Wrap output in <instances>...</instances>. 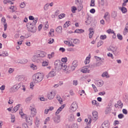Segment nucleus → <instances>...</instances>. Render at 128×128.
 Masks as SVG:
<instances>
[{
    "label": "nucleus",
    "instance_id": "obj_1",
    "mask_svg": "<svg viewBox=\"0 0 128 128\" xmlns=\"http://www.w3.org/2000/svg\"><path fill=\"white\" fill-rule=\"evenodd\" d=\"M44 74L40 73H36L33 75L32 78L34 80H35L37 84L40 82L44 80Z\"/></svg>",
    "mask_w": 128,
    "mask_h": 128
},
{
    "label": "nucleus",
    "instance_id": "obj_2",
    "mask_svg": "<svg viewBox=\"0 0 128 128\" xmlns=\"http://www.w3.org/2000/svg\"><path fill=\"white\" fill-rule=\"evenodd\" d=\"M26 120L28 126H32V117L26 115Z\"/></svg>",
    "mask_w": 128,
    "mask_h": 128
},
{
    "label": "nucleus",
    "instance_id": "obj_3",
    "mask_svg": "<svg viewBox=\"0 0 128 128\" xmlns=\"http://www.w3.org/2000/svg\"><path fill=\"white\" fill-rule=\"evenodd\" d=\"M62 65V62L60 60H56L54 62V68L55 70L58 68V70H60V66Z\"/></svg>",
    "mask_w": 128,
    "mask_h": 128
},
{
    "label": "nucleus",
    "instance_id": "obj_4",
    "mask_svg": "<svg viewBox=\"0 0 128 128\" xmlns=\"http://www.w3.org/2000/svg\"><path fill=\"white\" fill-rule=\"evenodd\" d=\"M70 110L72 112H76L78 110V104H76V102H74L72 103Z\"/></svg>",
    "mask_w": 128,
    "mask_h": 128
},
{
    "label": "nucleus",
    "instance_id": "obj_5",
    "mask_svg": "<svg viewBox=\"0 0 128 128\" xmlns=\"http://www.w3.org/2000/svg\"><path fill=\"white\" fill-rule=\"evenodd\" d=\"M56 69H52V71L48 74V76L49 78H54V76L56 75Z\"/></svg>",
    "mask_w": 128,
    "mask_h": 128
},
{
    "label": "nucleus",
    "instance_id": "obj_6",
    "mask_svg": "<svg viewBox=\"0 0 128 128\" xmlns=\"http://www.w3.org/2000/svg\"><path fill=\"white\" fill-rule=\"evenodd\" d=\"M110 128V124H108V120H105L100 127V128Z\"/></svg>",
    "mask_w": 128,
    "mask_h": 128
},
{
    "label": "nucleus",
    "instance_id": "obj_7",
    "mask_svg": "<svg viewBox=\"0 0 128 128\" xmlns=\"http://www.w3.org/2000/svg\"><path fill=\"white\" fill-rule=\"evenodd\" d=\"M92 118L93 120H94L95 122L96 121L98 118V112L94 110L92 112Z\"/></svg>",
    "mask_w": 128,
    "mask_h": 128
},
{
    "label": "nucleus",
    "instance_id": "obj_8",
    "mask_svg": "<svg viewBox=\"0 0 128 128\" xmlns=\"http://www.w3.org/2000/svg\"><path fill=\"white\" fill-rule=\"evenodd\" d=\"M30 112H31V116H34L36 114V110L34 108L30 106Z\"/></svg>",
    "mask_w": 128,
    "mask_h": 128
},
{
    "label": "nucleus",
    "instance_id": "obj_9",
    "mask_svg": "<svg viewBox=\"0 0 128 128\" xmlns=\"http://www.w3.org/2000/svg\"><path fill=\"white\" fill-rule=\"evenodd\" d=\"M95 58H99V60H101L100 62H98V63L96 64V66H100L101 64H104V58H100V57H98V56H95Z\"/></svg>",
    "mask_w": 128,
    "mask_h": 128
},
{
    "label": "nucleus",
    "instance_id": "obj_10",
    "mask_svg": "<svg viewBox=\"0 0 128 128\" xmlns=\"http://www.w3.org/2000/svg\"><path fill=\"white\" fill-rule=\"evenodd\" d=\"M26 26H27V28H28V26L30 27L29 29L30 30V32H34V27L33 25L32 24V22H28L26 24Z\"/></svg>",
    "mask_w": 128,
    "mask_h": 128
},
{
    "label": "nucleus",
    "instance_id": "obj_11",
    "mask_svg": "<svg viewBox=\"0 0 128 128\" xmlns=\"http://www.w3.org/2000/svg\"><path fill=\"white\" fill-rule=\"evenodd\" d=\"M60 70H68V67L66 65V64L62 63L60 66Z\"/></svg>",
    "mask_w": 128,
    "mask_h": 128
},
{
    "label": "nucleus",
    "instance_id": "obj_12",
    "mask_svg": "<svg viewBox=\"0 0 128 128\" xmlns=\"http://www.w3.org/2000/svg\"><path fill=\"white\" fill-rule=\"evenodd\" d=\"M60 116H56L54 118V121L56 124H58L60 122Z\"/></svg>",
    "mask_w": 128,
    "mask_h": 128
},
{
    "label": "nucleus",
    "instance_id": "obj_13",
    "mask_svg": "<svg viewBox=\"0 0 128 128\" xmlns=\"http://www.w3.org/2000/svg\"><path fill=\"white\" fill-rule=\"evenodd\" d=\"M116 50H118V47L114 46H109V48H108V50H110L113 52H114Z\"/></svg>",
    "mask_w": 128,
    "mask_h": 128
},
{
    "label": "nucleus",
    "instance_id": "obj_14",
    "mask_svg": "<svg viewBox=\"0 0 128 128\" xmlns=\"http://www.w3.org/2000/svg\"><path fill=\"white\" fill-rule=\"evenodd\" d=\"M56 32L58 34H62V26H58L56 28Z\"/></svg>",
    "mask_w": 128,
    "mask_h": 128
},
{
    "label": "nucleus",
    "instance_id": "obj_15",
    "mask_svg": "<svg viewBox=\"0 0 128 128\" xmlns=\"http://www.w3.org/2000/svg\"><path fill=\"white\" fill-rule=\"evenodd\" d=\"M74 120H76V118H74V114H70L68 118L69 122H74Z\"/></svg>",
    "mask_w": 128,
    "mask_h": 128
},
{
    "label": "nucleus",
    "instance_id": "obj_16",
    "mask_svg": "<svg viewBox=\"0 0 128 128\" xmlns=\"http://www.w3.org/2000/svg\"><path fill=\"white\" fill-rule=\"evenodd\" d=\"M20 104H17L14 108V109L12 110V112L14 113V112H18V108H20Z\"/></svg>",
    "mask_w": 128,
    "mask_h": 128
},
{
    "label": "nucleus",
    "instance_id": "obj_17",
    "mask_svg": "<svg viewBox=\"0 0 128 128\" xmlns=\"http://www.w3.org/2000/svg\"><path fill=\"white\" fill-rule=\"evenodd\" d=\"M84 32V30L82 29H76L74 32V34H82Z\"/></svg>",
    "mask_w": 128,
    "mask_h": 128
},
{
    "label": "nucleus",
    "instance_id": "obj_18",
    "mask_svg": "<svg viewBox=\"0 0 128 128\" xmlns=\"http://www.w3.org/2000/svg\"><path fill=\"white\" fill-rule=\"evenodd\" d=\"M2 21L3 20L4 26V30L6 31V28H8V24H6V18H2Z\"/></svg>",
    "mask_w": 128,
    "mask_h": 128
},
{
    "label": "nucleus",
    "instance_id": "obj_19",
    "mask_svg": "<svg viewBox=\"0 0 128 128\" xmlns=\"http://www.w3.org/2000/svg\"><path fill=\"white\" fill-rule=\"evenodd\" d=\"M37 22H38V18H36L34 19V20L32 21V22H31L34 28V30H36V24Z\"/></svg>",
    "mask_w": 128,
    "mask_h": 128
},
{
    "label": "nucleus",
    "instance_id": "obj_20",
    "mask_svg": "<svg viewBox=\"0 0 128 128\" xmlns=\"http://www.w3.org/2000/svg\"><path fill=\"white\" fill-rule=\"evenodd\" d=\"M48 100H52V98H54V94H53L52 92H50V93L48 94Z\"/></svg>",
    "mask_w": 128,
    "mask_h": 128
},
{
    "label": "nucleus",
    "instance_id": "obj_21",
    "mask_svg": "<svg viewBox=\"0 0 128 128\" xmlns=\"http://www.w3.org/2000/svg\"><path fill=\"white\" fill-rule=\"evenodd\" d=\"M38 58H40V56H38V54L37 55H34L32 58V62H38Z\"/></svg>",
    "mask_w": 128,
    "mask_h": 128
},
{
    "label": "nucleus",
    "instance_id": "obj_22",
    "mask_svg": "<svg viewBox=\"0 0 128 128\" xmlns=\"http://www.w3.org/2000/svg\"><path fill=\"white\" fill-rule=\"evenodd\" d=\"M74 70H76V67L72 65L68 66V69H67V70H68L69 72H74Z\"/></svg>",
    "mask_w": 128,
    "mask_h": 128
},
{
    "label": "nucleus",
    "instance_id": "obj_23",
    "mask_svg": "<svg viewBox=\"0 0 128 128\" xmlns=\"http://www.w3.org/2000/svg\"><path fill=\"white\" fill-rule=\"evenodd\" d=\"M119 9L121 10L122 14H126L128 12V10L125 7H119Z\"/></svg>",
    "mask_w": 128,
    "mask_h": 128
},
{
    "label": "nucleus",
    "instance_id": "obj_24",
    "mask_svg": "<svg viewBox=\"0 0 128 128\" xmlns=\"http://www.w3.org/2000/svg\"><path fill=\"white\" fill-rule=\"evenodd\" d=\"M20 88V84H18V85H14V86H13V90H14V92H16V90H18V88Z\"/></svg>",
    "mask_w": 128,
    "mask_h": 128
},
{
    "label": "nucleus",
    "instance_id": "obj_25",
    "mask_svg": "<svg viewBox=\"0 0 128 128\" xmlns=\"http://www.w3.org/2000/svg\"><path fill=\"white\" fill-rule=\"evenodd\" d=\"M71 40H72L74 44H80V40L76 38V39H72L71 38Z\"/></svg>",
    "mask_w": 128,
    "mask_h": 128
},
{
    "label": "nucleus",
    "instance_id": "obj_26",
    "mask_svg": "<svg viewBox=\"0 0 128 128\" xmlns=\"http://www.w3.org/2000/svg\"><path fill=\"white\" fill-rule=\"evenodd\" d=\"M102 78H110V76L108 75V72H104L102 74Z\"/></svg>",
    "mask_w": 128,
    "mask_h": 128
},
{
    "label": "nucleus",
    "instance_id": "obj_27",
    "mask_svg": "<svg viewBox=\"0 0 128 128\" xmlns=\"http://www.w3.org/2000/svg\"><path fill=\"white\" fill-rule=\"evenodd\" d=\"M112 18H116L118 16V12H116V11H114L112 12V15H111Z\"/></svg>",
    "mask_w": 128,
    "mask_h": 128
},
{
    "label": "nucleus",
    "instance_id": "obj_28",
    "mask_svg": "<svg viewBox=\"0 0 128 128\" xmlns=\"http://www.w3.org/2000/svg\"><path fill=\"white\" fill-rule=\"evenodd\" d=\"M38 56H39V58H44V56H46V53H44V52H40V54H38Z\"/></svg>",
    "mask_w": 128,
    "mask_h": 128
},
{
    "label": "nucleus",
    "instance_id": "obj_29",
    "mask_svg": "<svg viewBox=\"0 0 128 128\" xmlns=\"http://www.w3.org/2000/svg\"><path fill=\"white\" fill-rule=\"evenodd\" d=\"M75 4L76 6H80L82 4V0H75Z\"/></svg>",
    "mask_w": 128,
    "mask_h": 128
},
{
    "label": "nucleus",
    "instance_id": "obj_30",
    "mask_svg": "<svg viewBox=\"0 0 128 128\" xmlns=\"http://www.w3.org/2000/svg\"><path fill=\"white\" fill-rule=\"evenodd\" d=\"M112 53L116 56H120V50H116L112 52Z\"/></svg>",
    "mask_w": 128,
    "mask_h": 128
},
{
    "label": "nucleus",
    "instance_id": "obj_31",
    "mask_svg": "<svg viewBox=\"0 0 128 128\" xmlns=\"http://www.w3.org/2000/svg\"><path fill=\"white\" fill-rule=\"evenodd\" d=\"M72 66H74V68H77V66H78V60H74V61H73V62L72 63Z\"/></svg>",
    "mask_w": 128,
    "mask_h": 128
},
{
    "label": "nucleus",
    "instance_id": "obj_32",
    "mask_svg": "<svg viewBox=\"0 0 128 128\" xmlns=\"http://www.w3.org/2000/svg\"><path fill=\"white\" fill-rule=\"evenodd\" d=\"M26 62H28V60L26 58H24V59H22V60H21L19 62V64H26Z\"/></svg>",
    "mask_w": 128,
    "mask_h": 128
},
{
    "label": "nucleus",
    "instance_id": "obj_33",
    "mask_svg": "<svg viewBox=\"0 0 128 128\" xmlns=\"http://www.w3.org/2000/svg\"><path fill=\"white\" fill-rule=\"evenodd\" d=\"M42 66H48V60L44 61L42 62Z\"/></svg>",
    "mask_w": 128,
    "mask_h": 128
},
{
    "label": "nucleus",
    "instance_id": "obj_34",
    "mask_svg": "<svg viewBox=\"0 0 128 128\" xmlns=\"http://www.w3.org/2000/svg\"><path fill=\"white\" fill-rule=\"evenodd\" d=\"M78 8H76V7L74 6H72V14H74L76 13V10H77Z\"/></svg>",
    "mask_w": 128,
    "mask_h": 128
},
{
    "label": "nucleus",
    "instance_id": "obj_35",
    "mask_svg": "<svg viewBox=\"0 0 128 128\" xmlns=\"http://www.w3.org/2000/svg\"><path fill=\"white\" fill-rule=\"evenodd\" d=\"M99 4H100L102 6H104V0H98Z\"/></svg>",
    "mask_w": 128,
    "mask_h": 128
},
{
    "label": "nucleus",
    "instance_id": "obj_36",
    "mask_svg": "<svg viewBox=\"0 0 128 128\" xmlns=\"http://www.w3.org/2000/svg\"><path fill=\"white\" fill-rule=\"evenodd\" d=\"M102 44H104V42H102V40H100L97 44V48H100V46H102Z\"/></svg>",
    "mask_w": 128,
    "mask_h": 128
},
{
    "label": "nucleus",
    "instance_id": "obj_37",
    "mask_svg": "<svg viewBox=\"0 0 128 128\" xmlns=\"http://www.w3.org/2000/svg\"><path fill=\"white\" fill-rule=\"evenodd\" d=\"M117 38L120 40H122V36L120 34H117Z\"/></svg>",
    "mask_w": 128,
    "mask_h": 128
},
{
    "label": "nucleus",
    "instance_id": "obj_38",
    "mask_svg": "<svg viewBox=\"0 0 128 128\" xmlns=\"http://www.w3.org/2000/svg\"><path fill=\"white\" fill-rule=\"evenodd\" d=\"M117 104H118L119 106H120V108H122V106H124V104H122V102L120 100H118Z\"/></svg>",
    "mask_w": 128,
    "mask_h": 128
},
{
    "label": "nucleus",
    "instance_id": "obj_39",
    "mask_svg": "<svg viewBox=\"0 0 128 128\" xmlns=\"http://www.w3.org/2000/svg\"><path fill=\"white\" fill-rule=\"evenodd\" d=\"M32 96H29V97L27 98L26 99V102H30V100H32Z\"/></svg>",
    "mask_w": 128,
    "mask_h": 128
},
{
    "label": "nucleus",
    "instance_id": "obj_40",
    "mask_svg": "<svg viewBox=\"0 0 128 128\" xmlns=\"http://www.w3.org/2000/svg\"><path fill=\"white\" fill-rule=\"evenodd\" d=\"M65 16H66V14H62L58 16V18L60 20H62V18H64Z\"/></svg>",
    "mask_w": 128,
    "mask_h": 128
},
{
    "label": "nucleus",
    "instance_id": "obj_41",
    "mask_svg": "<svg viewBox=\"0 0 128 128\" xmlns=\"http://www.w3.org/2000/svg\"><path fill=\"white\" fill-rule=\"evenodd\" d=\"M48 6H50L48 4H46L44 6V10H48Z\"/></svg>",
    "mask_w": 128,
    "mask_h": 128
},
{
    "label": "nucleus",
    "instance_id": "obj_42",
    "mask_svg": "<svg viewBox=\"0 0 128 128\" xmlns=\"http://www.w3.org/2000/svg\"><path fill=\"white\" fill-rule=\"evenodd\" d=\"M61 60L62 62H68V58L66 57L63 58H62Z\"/></svg>",
    "mask_w": 128,
    "mask_h": 128
},
{
    "label": "nucleus",
    "instance_id": "obj_43",
    "mask_svg": "<svg viewBox=\"0 0 128 128\" xmlns=\"http://www.w3.org/2000/svg\"><path fill=\"white\" fill-rule=\"evenodd\" d=\"M34 84H36V82H31L30 84V88H33L34 86Z\"/></svg>",
    "mask_w": 128,
    "mask_h": 128
},
{
    "label": "nucleus",
    "instance_id": "obj_44",
    "mask_svg": "<svg viewBox=\"0 0 128 128\" xmlns=\"http://www.w3.org/2000/svg\"><path fill=\"white\" fill-rule=\"evenodd\" d=\"M2 55V56H8V52H3Z\"/></svg>",
    "mask_w": 128,
    "mask_h": 128
},
{
    "label": "nucleus",
    "instance_id": "obj_45",
    "mask_svg": "<svg viewBox=\"0 0 128 128\" xmlns=\"http://www.w3.org/2000/svg\"><path fill=\"white\" fill-rule=\"evenodd\" d=\"M82 72H83V74H86L88 72V68H84V69H82L81 70Z\"/></svg>",
    "mask_w": 128,
    "mask_h": 128
},
{
    "label": "nucleus",
    "instance_id": "obj_46",
    "mask_svg": "<svg viewBox=\"0 0 128 128\" xmlns=\"http://www.w3.org/2000/svg\"><path fill=\"white\" fill-rule=\"evenodd\" d=\"M106 32H108V34H114V30H112V29L110 28L108 30L106 31Z\"/></svg>",
    "mask_w": 128,
    "mask_h": 128
},
{
    "label": "nucleus",
    "instance_id": "obj_47",
    "mask_svg": "<svg viewBox=\"0 0 128 128\" xmlns=\"http://www.w3.org/2000/svg\"><path fill=\"white\" fill-rule=\"evenodd\" d=\"M88 31L90 32V35L91 34L94 33V28H89Z\"/></svg>",
    "mask_w": 128,
    "mask_h": 128
},
{
    "label": "nucleus",
    "instance_id": "obj_48",
    "mask_svg": "<svg viewBox=\"0 0 128 128\" xmlns=\"http://www.w3.org/2000/svg\"><path fill=\"white\" fill-rule=\"evenodd\" d=\"M106 35H101L100 36V40H106Z\"/></svg>",
    "mask_w": 128,
    "mask_h": 128
},
{
    "label": "nucleus",
    "instance_id": "obj_49",
    "mask_svg": "<svg viewBox=\"0 0 128 128\" xmlns=\"http://www.w3.org/2000/svg\"><path fill=\"white\" fill-rule=\"evenodd\" d=\"M90 6H94V0L90 1Z\"/></svg>",
    "mask_w": 128,
    "mask_h": 128
},
{
    "label": "nucleus",
    "instance_id": "obj_50",
    "mask_svg": "<svg viewBox=\"0 0 128 128\" xmlns=\"http://www.w3.org/2000/svg\"><path fill=\"white\" fill-rule=\"evenodd\" d=\"M30 68H33L34 70H36V68H38L36 67V66L34 64H31Z\"/></svg>",
    "mask_w": 128,
    "mask_h": 128
},
{
    "label": "nucleus",
    "instance_id": "obj_51",
    "mask_svg": "<svg viewBox=\"0 0 128 128\" xmlns=\"http://www.w3.org/2000/svg\"><path fill=\"white\" fill-rule=\"evenodd\" d=\"M22 126L23 128H28V124L26 123H23Z\"/></svg>",
    "mask_w": 128,
    "mask_h": 128
},
{
    "label": "nucleus",
    "instance_id": "obj_52",
    "mask_svg": "<svg viewBox=\"0 0 128 128\" xmlns=\"http://www.w3.org/2000/svg\"><path fill=\"white\" fill-rule=\"evenodd\" d=\"M124 117V116L122 114H120L118 115V118L122 119V118H123Z\"/></svg>",
    "mask_w": 128,
    "mask_h": 128
},
{
    "label": "nucleus",
    "instance_id": "obj_53",
    "mask_svg": "<svg viewBox=\"0 0 128 128\" xmlns=\"http://www.w3.org/2000/svg\"><path fill=\"white\" fill-rule=\"evenodd\" d=\"M28 18L30 20H34V16H28Z\"/></svg>",
    "mask_w": 128,
    "mask_h": 128
},
{
    "label": "nucleus",
    "instance_id": "obj_54",
    "mask_svg": "<svg viewBox=\"0 0 128 128\" xmlns=\"http://www.w3.org/2000/svg\"><path fill=\"white\" fill-rule=\"evenodd\" d=\"M15 117L14 116H12V118H11V122H14L15 120Z\"/></svg>",
    "mask_w": 128,
    "mask_h": 128
},
{
    "label": "nucleus",
    "instance_id": "obj_55",
    "mask_svg": "<svg viewBox=\"0 0 128 128\" xmlns=\"http://www.w3.org/2000/svg\"><path fill=\"white\" fill-rule=\"evenodd\" d=\"M57 100L60 102V104H62V98L57 97Z\"/></svg>",
    "mask_w": 128,
    "mask_h": 128
},
{
    "label": "nucleus",
    "instance_id": "obj_56",
    "mask_svg": "<svg viewBox=\"0 0 128 128\" xmlns=\"http://www.w3.org/2000/svg\"><path fill=\"white\" fill-rule=\"evenodd\" d=\"M20 6L22 8H24V6H26V4H24V2H22L21 3Z\"/></svg>",
    "mask_w": 128,
    "mask_h": 128
},
{
    "label": "nucleus",
    "instance_id": "obj_57",
    "mask_svg": "<svg viewBox=\"0 0 128 128\" xmlns=\"http://www.w3.org/2000/svg\"><path fill=\"white\" fill-rule=\"evenodd\" d=\"M106 114H108L109 112H110V108H107L106 110Z\"/></svg>",
    "mask_w": 128,
    "mask_h": 128
},
{
    "label": "nucleus",
    "instance_id": "obj_58",
    "mask_svg": "<svg viewBox=\"0 0 128 128\" xmlns=\"http://www.w3.org/2000/svg\"><path fill=\"white\" fill-rule=\"evenodd\" d=\"M108 56H109V57L112 58V59H114V55H112V53L109 52L108 54Z\"/></svg>",
    "mask_w": 128,
    "mask_h": 128
},
{
    "label": "nucleus",
    "instance_id": "obj_59",
    "mask_svg": "<svg viewBox=\"0 0 128 128\" xmlns=\"http://www.w3.org/2000/svg\"><path fill=\"white\" fill-rule=\"evenodd\" d=\"M92 86L95 92H98V89L96 88V86H94V84H92Z\"/></svg>",
    "mask_w": 128,
    "mask_h": 128
},
{
    "label": "nucleus",
    "instance_id": "obj_60",
    "mask_svg": "<svg viewBox=\"0 0 128 128\" xmlns=\"http://www.w3.org/2000/svg\"><path fill=\"white\" fill-rule=\"evenodd\" d=\"M90 14H94V12H96V10L94 8H92L90 10Z\"/></svg>",
    "mask_w": 128,
    "mask_h": 128
},
{
    "label": "nucleus",
    "instance_id": "obj_61",
    "mask_svg": "<svg viewBox=\"0 0 128 128\" xmlns=\"http://www.w3.org/2000/svg\"><path fill=\"white\" fill-rule=\"evenodd\" d=\"M124 30H126V32H128V22L126 24V27L124 28Z\"/></svg>",
    "mask_w": 128,
    "mask_h": 128
},
{
    "label": "nucleus",
    "instance_id": "obj_62",
    "mask_svg": "<svg viewBox=\"0 0 128 128\" xmlns=\"http://www.w3.org/2000/svg\"><path fill=\"white\" fill-rule=\"evenodd\" d=\"M122 112L124 114H128V110L126 109H123L122 110Z\"/></svg>",
    "mask_w": 128,
    "mask_h": 128
},
{
    "label": "nucleus",
    "instance_id": "obj_63",
    "mask_svg": "<svg viewBox=\"0 0 128 128\" xmlns=\"http://www.w3.org/2000/svg\"><path fill=\"white\" fill-rule=\"evenodd\" d=\"M8 72L9 74H12V72H14V69L12 68H10Z\"/></svg>",
    "mask_w": 128,
    "mask_h": 128
},
{
    "label": "nucleus",
    "instance_id": "obj_64",
    "mask_svg": "<svg viewBox=\"0 0 128 128\" xmlns=\"http://www.w3.org/2000/svg\"><path fill=\"white\" fill-rule=\"evenodd\" d=\"M74 86H78V80H74L73 81Z\"/></svg>",
    "mask_w": 128,
    "mask_h": 128
}]
</instances>
